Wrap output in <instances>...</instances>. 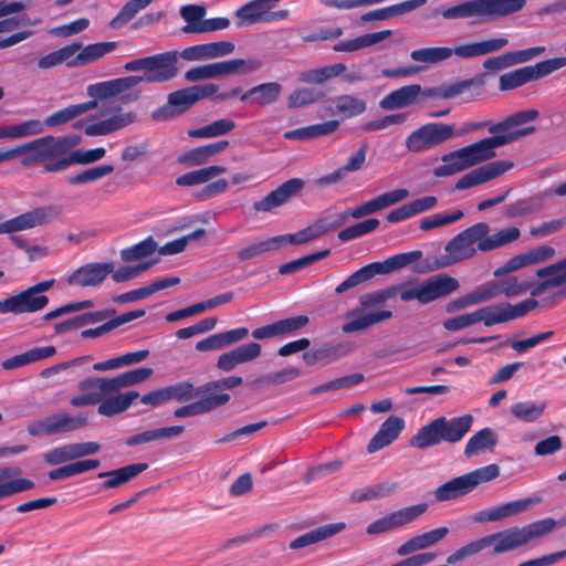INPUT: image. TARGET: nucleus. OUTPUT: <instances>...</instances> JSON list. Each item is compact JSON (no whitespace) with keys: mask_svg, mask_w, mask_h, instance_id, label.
Listing matches in <instances>:
<instances>
[{"mask_svg":"<svg viewBox=\"0 0 566 566\" xmlns=\"http://www.w3.org/2000/svg\"><path fill=\"white\" fill-rule=\"evenodd\" d=\"M104 115L106 118L88 123L84 127V133L87 136H105L116 130L123 129L137 120V115L134 112H122V107L115 106L108 108Z\"/></svg>","mask_w":566,"mask_h":566,"instance_id":"19","label":"nucleus"},{"mask_svg":"<svg viewBox=\"0 0 566 566\" xmlns=\"http://www.w3.org/2000/svg\"><path fill=\"white\" fill-rule=\"evenodd\" d=\"M345 527L346 524L343 522L322 525L292 541L290 543V548L295 551L331 538L344 531Z\"/></svg>","mask_w":566,"mask_h":566,"instance_id":"42","label":"nucleus"},{"mask_svg":"<svg viewBox=\"0 0 566 566\" xmlns=\"http://www.w3.org/2000/svg\"><path fill=\"white\" fill-rule=\"evenodd\" d=\"M537 305L538 302L535 298H527L515 305L502 302L483 306L478 308L475 313L478 323L482 322L485 326H493L523 317Z\"/></svg>","mask_w":566,"mask_h":566,"instance_id":"13","label":"nucleus"},{"mask_svg":"<svg viewBox=\"0 0 566 566\" xmlns=\"http://www.w3.org/2000/svg\"><path fill=\"white\" fill-rule=\"evenodd\" d=\"M22 470L18 465L0 467V500L10 497L34 488V482L29 479H14L21 475Z\"/></svg>","mask_w":566,"mask_h":566,"instance_id":"29","label":"nucleus"},{"mask_svg":"<svg viewBox=\"0 0 566 566\" xmlns=\"http://www.w3.org/2000/svg\"><path fill=\"white\" fill-rule=\"evenodd\" d=\"M109 379L111 378L104 377H88L81 380L77 384L80 395L72 397L70 403L73 407L99 406L105 395L115 394V390L107 389L104 386L103 381Z\"/></svg>","mask_w":566,"mask_h":566,"instance_id":"22","label":"nucleus"},{"mask_svg":"<svg viewBox=\"0 0 566 566\" xmlns=\"http://www.w3.org/2000/svg\"><path fill=\"white\" fill-rule=\"evenodd\" d=\"M283 87L280 83L268 82L256 85L241 95L242 102L255 103L260 106H266L275 103L281 94Z\"/></svg>","mask_w":566,"mask_h":566,"instance_id":"44","label":"nucleus"},{"mask_svg":"<svg viewBox=\"0 0 566 566\" xmlns=\"http://www.w3.org/2000/svg\"><path fill=\"white\" fill-rule=\"evenodd\" d=\"M51 436L70 432L86 424L87 419L82 416H70L66 412H57L49 416Z\"/></svg>","mask_w":566,"mask_h":566,"instance_id":"59","label":"nucleus"},{"mask_svg":"<svg viewBox=\"0 0 566 566\" xmlns=\"http://www.w3.org/2000/svg\"><path fill=\"white\" fill-rule=\"evenodd\" d=\"M405 421L400 417L390 416L368 443V452L374 453L392 443L402 431Z\"/></svg>","mask_w":566,"mask_h":566,"instance_id":"31","label":"nucleus"},{"mask_svg":"<svg viewBox=\"0 0 566 566\" xmlns=\"http://www.w3.org/2000/svg\"><path fill=\"white\" fill-rule=\"evenodd\" d=\"M534 81L530 66L520 67L500 76V91H511Z\"/></svg>","mask_w":566,"mask_h":566,"instance_id":"61","label":"nucleus"},{"mask_svg":"<svg viewBox=\"0 0 566 566\" xmlns=\"http://www.w3.org/2000/svg\"><path fill=\"white\" fill-rule=\"evenodd\" d=\"M56 353L54 346L34 347L22 354L15 355L2 361L1 366L6 370H12L22 366L33 364L53 356Z\"/></svg>","mask_w":566,"mask_h":566,"instance_id":"47","label":"nucleus"},{"mask_svg":"<svg viewBox=\"0 0 566 566\" xmlns=\"http://www.w3.org/2000/svg\"><path fill=\"white\" fill-rule=\"evenodd\" d=\"M499 442V436L490 427L476 431L464 447V455L472 458L482 453L493 452Z\"/></svg>","mask_w":566,"mask_h":566,"instance_id":"39","label":"nucleus"},{"mask_svg":"<svg viewBox=\"0 0 566 566\" xmlns=\"http://www.w3.org/2000/svg\"><path fill=\"white\" fill-rule=\"evenodd\" d=\"M148 468L147 463H133L122 467L116 470L106 471L98 473L99 479L106 478L107 480L101 485V490L115 489L126 482L130 481L138 474L146 471Z\"/></svg>","mask_w":566,"mask_h":566,"instance_id":"40","label":"nucleus"},{"mask_svg":"<svg viewBox=\"0 0 566 566\" xmlns=\"http://www.w3.org/2000/svg\"><path fill=\"white\" fill-rule=\"evenodd\" d=\"M118 48V42L108 41V42H97L88 44L80 50V52L74 57L73 65H86L94 61H97L105 56L106 54L115 51Z\"/></svg>","mask_w":566,"mask_h":566,"instance_id":"52","label":"nucleus"},{"mask_svg":"<svg viewBox=\"0 0 566 566\" xmlns=\"http://www.w3.org/2000/svg\"><path fill=\"white\" fill-rule=\"evenodd\" d=\"M448 534L449 528L447 526H441L421 534H417L398 546L396 553L399 556H409L416 552L423 551L436 545Z\"/></svg>","mask_w":566,"mask_h":566,"instance_id":"30","label":"nucleus"},{"mask_svg":"<svg viewBox=\"0 0 566 566\" xmlns=\"http://www.w3.org/2000/svg\"><path fill=\"white\" fill-rule=\"evenodd\" d=\"M280 0H252L234 12L237 27H251L261 23H268L270 9H274Z\"/></svg>","mask_w":566,"mask_h":566,"instance_id":"21","label":"nucleus"},{"mask_svg":"<svg viewBox=\"0 0 566 566\" xmlns=\"http://www.w3.org/2000/svg\"><path fill=\"white\" fill-rule=\"evenodd\" d=\"M262 348L259 343L240 345L229 352L221 354L217 367L226 373L233 370L237 366L255 360L261 356Z\"/></svg>","mask_w":566,"mask_h":566,"instance_id":"26","label":"nucleus"},{"mask_svg":"<svg viewBox=\"0 0 566 566\" xmlns=\"http://www.w3.org/2000/svg\"><path fill=\"white\" fill-rule=\"evenodd\" d=\"M453 134V125L443 123L426 124L406 138V147L411 153H422L451 139Z\"/></svg>","mask_w":566,"mask_h":566,"instance_id":"14","label":"nucleus"},{"mask_svg":"<svg viewBox=\"0 0 566 566\" xmlns=\"http://www.w3.org/2000/svg\"><path fill=\"white\" fill-rule=\"evenodd\" d=\"M229 147L228 140H219L185 151L178 157V163L188 167L202 166L213 156Z\"/></svg>","mask_w":566,"mask_h":566,"instance_id":"36","label":"nucleus"},{"mask_svg":"<svg viewBox=\"0 0 566 566\" xmlns=\"http://www.w3.org/2000/svg\"><path fill=\"white\" fill-rule=\"evenodd\" d=\"M305 187V181L301 178H292L281 184L276 189L269 192L265 197L256 200L252 205L255 212L270 213L275 209L287 203L296 197Z\"/></svg>","mask_w":566,"mask_h":566,"instance_id":"17","label":"nucleus"},{"mask_svg":"<svg viewBox=\"0 0 566 566\" xmlns=\"http://www.w3.org/2000/svg\"><path fill=\"white\" fill-rule=\"evenodd\" d=\"M325 98L323 92L312 87H302L292 92L287 97L289 108H303L316 104Z\"/></svg>","mask_w":566,"mask_h":566,"instance_id":"62","label":"nucleus"},{"mask_svg":"<svg viewBox=\"0 0 566 566\" xmlns=\"http://www.w3.org/2000/svg\"><path fill=\"white\" fill-rule=\"evenodd\" d=\"M226 171L227 168L224 166L212 165L179 176L176 179V184L179 187H193L207 184L214 179L217 176L224 174Z\"/></svg>","mask_w":566,"mask_h":566,"instance_id":"49","label":"nucleus"},{"mask_svg":"<svg viewBox=\"0 0 566 566\" xmlns=\"http://www.w3.org/2000/svg\"><path fill=\"white\" fill-rule=\"evenodd\" d=\"M499 475V465L489 464L449 480L438 486L433 494L438 502L453 501L471 493L480 484L495 480Z\"/></svg>","mask_w":566,"mask_h":566,"instance_id":"9","label":"nucleus"},{"mask_svg":"<svg viewBox=\"0 0 566 566\" xmlns=\"http://www.w3.org/2000/svg\"><path fill=\"white\" fill-rule=\"evenodd\" d=\"M491 159L479 142L442 156V165L433 170L436 177H447L458 174L481 161Z\"/></svg>","mask_w":566,"mask_h":566,"instance_id":"12","label":"nucleus"},{"mask_svg":"<svg viewBox=\"0 0 566 566\" xmlns=\"http://www.w3.org/2000/svg\"><path fill=\"white\" fill-rule=\"evenodd\" d=\"M422 256L419 250L395 254L382 262L369 263L359 270L352 273L346 280L338 284L335 289L336 294H343L346 291L358 286L371 280L375 275L389 274L391 272L401 270L413 262H417Z\"/></svg>","mask_w":566,"mask_h":566,"instance_id":"7","label":"nucleus"},{"mask_svg":"<svg viewBox=\"0 0 566 566\" xmlns=\"http://www.w3.org/2000/svg\"><path fill=\"white\" fill-rule=\"evenodd\" d=\"M235 128V123L229 118L217 119L206 126L190 129L188 136L196 139H207L224 136Z\"/></svg>","mask_w":566,"mask_h":566,"instance_id":"55","label":"nucleus"},{"mask_svg":"<svg viewBox=\"0 0 566 566\" xmlns=\"http://www.w3.org/2000/svg\"><path fill=\"white\" fill-rule=\"evenodd\" d=\"M158 57H160L159 53L127 62L124 65L126 72L145 71V74L112 80V83H115L117 94L126 92L142 82L165 83L171 81L174 72H168L167 69L160 66L163 63L157 60Z\"/></svg>","mask_w":566,"mask_h":566,"instance_id":"10","label":"nucleus"},{"mask_svg":"<svg viewBox=\"0 0 566 566\" xmlns=\"http://www.w3.org/2000/svg\"><path fill=\"white\" fill-rule=\"evenodd\" d=\"M154 370L149 367H140L137 369H133L120 374L116 377L111 378L109 380H104V386L107 389L115 390V392L122 390L123 388H127L130 386H135L137 384L144 382L147 380Z\"/></svg>","mask_w":566,"mask_h":566,"instance_id":"50","label":"nucleus"},{"mask_svg":"<svg viewBox=\"0 0 566 566\" xmlns=\"http://www.w3.org/2000/svg\"><path fill=\"white\" fill-rule=\"evenodd\" d=\"M98 105L97 101H88L81 104L70 105L63 109H60L50 116H48L42 123L43 130L45 127H56L64 125L72 119L85 114L86 112L96 108Z\"/></svg>","mask_w":566,"mask_h":566,"instance_id":"46","label":"nucleus"},{"mask_svg":"<svg viewBox=\"0 0 566 566\" xmlns=\"http://www.w3.org/2000/svg\"><path fill=\"white\" fill-rule=\"evenodd\" d=\"M348 315L353 316L354 318L342 326V331L346 334L364 331L382 321L389 319L392 317V312L384 310L379 312L361 314L360 310H355Z\"/></svg>","mask_w":566,"mask_h":566,"instance_id":"43","label":"nucleus"},{"mask_svg":"<svg viewBox=\"0 0 566 566\" xmlns=\"http://www.w3.org/2000/svg\"><path fill=\"white\" fill-rule=\"evenodd\" d=\"M398 490V484L395 482H381L365 489L355 490L350 499L355 502L373 501L382 499L394 494Z\"/></svg>","mask_w":566,"mask_h":566,"instance_id":"57","label":"nucleus"},{"mask_svg":"<svg viewBox=\"0 0 566 566\" xmlns=\"http://www.w3.org/2000/svg\"><path fill=\"white\" fill-rule=\"evenodd\" d=\"M536 275L543 281L532 291L533 296H537L549 289L565 284L566 258L554 264L538 269Z\"/></svg>","mask_w":566,"mask_h":566,"instance_id":"33","label":"nucleus"},{"mask_svg":"<svg viewBox=\"0 0 566 566\" xmlns=\"http://www.w3.org/2000/svg\"><path fill=\"white\" fill-rule=\"evenodd\" d=\"M145 313L146 312L144 310H136V311L123 313V314L107 321L106 323H104L103 325H101L98 327L82 331L81 336H82V338H96V337L103 336L106 333H108L126 323H129L134 319L143 317L145 315Z\"/></svg>","mask_w":566,"mask_h":566,"instance_id":"53","label":"nucleus"},{"mask_svg":"<svg viewBox=\"0 0 566 566\" xmlns=\"http://www.w3.org/2000/svg\"><path fill=\"white\" fill-rule=\"evenodd\" d=\"M346 354L342 344L326 343L321 346L314 347L303 354V360L308 366L329 365Z\"/></svg>","mask_w":566,"mask_h":566,"instance_id":"41","label":"nucleus"},{"mask_svg":"<svg viewBox=\"0 0 566 566\" xmlns=\"http://www.w3.org/2000/svg\"><path fill=\"white\" fill-rule=\"evenodd\" d=\"M507 44L509 39L504 35L481 41L467 42L459 44L453 49L451 48V56L455 55L461 60H473L499 52L507 46Z\"/></svg>","mask_w":566,"mask_h":566,"instance_id":"24","label":"nucleus"},{"mask_svg":"<svg viewBox=\"0 0 566 566\" xmlns=\"http://www.w3.org/2000/svg\"><path fill=\"white\" fill-rule=\"evenodd\" d=\"M154 0H129L109 22L111 28L119 29L133 20L138 12L148 7Z\"/></svg>","mask_w":566,"mask_h":566,"instance_id":"63","label":"nucleus"},{"mask_svg":"<svg viewBox=\"0 0 566 566\" xmlns=\"http://www.w3.org/2000/svg\"><path fill=\"white\" fill-rule=\"evenodd\" d=\"M484 85L482 75H476L472 78L458 81L451 84H443V99H451L458 96H464L465 102L475 99Z\"/></svg>","mask_w":566,"mask_h":566,"instance_id":"32","label":"nucleus"},{"mask_svg":"<svg viewBox=\"0 0 566 566\" xmlns=\"http://www.w3.org/2000/svg\"><path fill=\"white\" fill-rule=\"evenodd\" d=\"M61 208L54 205L36 207L0 223V234L14 233L48 224L61 216Z\"/></svg>","mask_w":566,"mask_h":566,"instance_id":"15","label":"nucleus"},{"mask_svg":"<svg viewBox=\"0 0 566 566\" xmlns=\"http://www.w3.org/2000/svg\"><path fill=\"white\" fill-rule=\"evenodd\" d=\"M139 397L137 391H127L105 395L98 406V413L105 417H113L126 411L133 401Z\"/></svg>","mask_w":566,"mask_h":566,"instance_id":"45","label":"nucleus"},{"mask_svg":"<svg viewBox=\"0 0 566 566\" xmlns=\"http://www.w3.org/2000/svg\"><path fill=\"white\" fill-rule=\"evenodd\" d=\"M485 548L491 547L493 555H501L525 546L518 526L509 527L500 532L483 536Z\"/></svg>","mask_w":566,"mask_h":566,"instance_id":"27","label":"nucleus"},{"mask_svg":"<svg viewBox=\"0 0 566 566\" xmlns=\"http://www.w3.org/2000/svg\"><path fill=\"white\" fill-rule=\"evenodd\" d=\"M538 116V111L534 108L516 112L503 120L491 125L489 127V132L493 136L481 139L480 143L492 158L495 156L496 148L503 147L522 137L533 134L536 128L534 126L524 127V125L537 119Z\"/></svg>","mask_w":566,"mask_h":566,"instance_id":"3","label":"nucleus"},{"mask_svg":"<svg viewBox=\"0 0 566 566\" xmlns=\"http://www.w3.org/2000/svg\"><path fill=\"white\" fill-rule=\"evenodd\" d=\"M546 408L545 401L525 400L513 403L510 407V412L515 419L531 423L539 420Z\"/></svg>","mask_w":566,"mask_h":566,"instance_id":"51","label":"nucleus"},{"mask_svg":"<svg viewBox=\"0 0 566 566\" xmlns=\"http://www.w3.org/2000/svg\"><path fill=\"white\" fill-rule=\"evenodd\" d=\"M76 143L69 137L44 136L17 146V157L23 156L21 166L25 168L43 164L44 170L50 164H55Z\"/></svg>","mask_w":566,"mask_h":566,"instance_id":"4","label":"nucleus"},{"mask_svg":"<svg viewBox=\"0 0 566 566\" xmlns=\"http://www.w3.org/2000/svg\"><path fill=\"white\" fill-rule=\"evenodd\" d=\"M113 262H93L80 266L66 279L71 286L91 287L101 285L113 272Z\"/></svg>","mask_w":566,"mask_h":566,"instance_id":"20","label":"nucleus"},{"mask_svg":"<svg viewBox=\"0 0 566 566\" xmlns=\"http://www.w3.org/2000/svg\"><path fill=\"white\" fill-rule=\"evenodd\" d=\"M219 86L213 83L188 86L170 93L167 103L151 113L156 122H166L187 112L196 103L213 96Z\"/></svg>","mask_w":566,"mask_h":566,"instance_id":"6","label":"nucleus"},{"mask_svg":"<svg viewBox=\"0 0 566 566\" xmlns=\"http://www.w3.org/2000/svg\"><path fill=\"white\" fill-rule=\"evenodd\" d=\"M43 133V125L39 119H30L23 123L0 127V139H19Z\"/></svg>","mask_w":566,"mask_h":566,"instance_id":"56","label":"nucleus"},{"mask_svg":"<svg viewBox=\"0 0 566 566\" xmlns=\"http://www.w3.org/2000/svg\"><path fill=\"white\" fill-rule=\"evenodd\" d=\"M325 112L348 119L361 115L366 108V102L354 95L343 94L327 99Z\"/></svg>","mask_w":566,"mask_h":566,"instance_id":"28","label":"nucleus"},{"mask_svg":"<svg viewBox=\"0 0 566 566\" xmlns=\"http://www.w3.org/2000/svg\"><path fill=\"white\" fill-rule=\"evenodd\" d=\"M249 335L247 327H239L221 333L210 335L209 337L199 340L196 344V349L199 352L218 350L230 345H233Z\"/></svg>","mask_w":566,"mask_h":566,"instance_id":"35","label":"nucleus"},{"mask_svg":"<svg viewBox=\"0 0 566 566\" xmlns=\"http://www.w3.org/2000/svg\"><path fill=\"white\" fill-rule=\"evenodd\" d=\"M421 93L422 87L419 84L406 85L387 94L379 102V106L385 111L405 108L416 103Z\"/></svg>","mask_w":566,"mask_h":566,"instance_id":"34","label":"nucleus"},{"mask_svg":"<svg viewBox=\"0 0 566 566\" xmlns=\"http://www.w3.org/2000/svg\"><path fill=\"white\" fill-rule=\"evenodd\" d=\"M391 33V30L367 33L355 39L340 41L333 46V50L335 52H355L384 41L389 38Z\"/></svg>","mask_w":566,"mask_h":566,"instance_id":"48","label":"nucleus"},{"mask_svg":"<svg viewBox=\"0 0 566 566\" xmlns=\"http://www.w3.org/2000/svg\"><path fill=\"white\" fill-rule=\"evenodd\" d=\"M458 280L447 274H437L422 281H408L396 284L397 295L402 302L418 301L428 304L448 296L459 289Z\"/></svg>","mask_w":566,"mask_h":566,"instance_id":"5","label":"nucleus"},{"mask_svg":"<svg viewBox=\"0 0 566 566\" xmlns=\"http://www.w3.org/2000/svg\"><path fill=\"white\" fill-rule=\"evenodd\" d=\"M230 400L228 394H217L207 396L198 401L182 406L174 411V416L178 419L196 417L212 411Z\"/></svg>","mask_w":566,"mask_h":566,"instance_id":"37","label":"nucleus"},{"mask_svg":"<svg viewBox=\"0 0 566 566\" xmlns=\"http://www.w3.org/2000/svg\"><path fill=\"white\" fill-rule=\"evenodd\" d=\"M489 232L488 223H475L451 239L446 251L455 260H464L472 258L478 251L489 252L504 247L521 235L520 230L515 227L502 229L492 235H489Z\"/></svg>","mask_w":566,"mask_h":566,"instance_id":"1","label":"nucleus"},{"mask_svg":"<svg viewBox=\"0 0 566 566\" xmlns=\"http://www.w3.org/2000/svg\"><path fill=\"white\" fill-rule=\"evenodd\" d=\"M513 167L511 161H492L471 170L462 176L455 184L454 190H465L478 185L490 181Z\"/></svg>","mask_w":566,"mask_h":566,"instance_id":"23","label":"nucleus"},{"mask_svg":"<svg viewBox=\"0 0 566 566\" xmlns=\"http://www.w3.org/2000/svg\"><path fill=\"white\" fill-rule=\"evenodd\" d=\"M539 502L541 497L534 496L520 499L501 504L499 506H494L492 507L494 522L502 521L506 517L525 512L533 505L538 504Z\"/></svg>","mask_w":566,"mask_h":566,"instance_id":"58","label":"nucleus"},{"mask_svg":"<svg viewBox=\"0 0 566 566\" xmlns=\"http://www.w3.org/2000/svg\"><path fill=\"white\" fill-rule=\"evenodd\" d=\"M427 510V503H418L394 511L370 523L366 528V533L376 536L402 528L416 522Z\"/></svg>","mask_w":566,"mask_h":566,"instance_id":"16","label":"nucleus"},{"mask_svg":"<svg viewBox=\"0 0 566 566\" xmlns=\"http://www.w3.org/2000/svg\"><path fill=\"white\" fill-rule=\"evenodd\" d=\"M259 66V63L245 61L243 59H234L213 63L216 78L238 73H251L258 70Z\"/></svg>","mask_w":566,"mask_h":566,"instance_id":"60","label":"nucleus"},{"mask_svg":"<svg viewBox=\"0 0 566 566\" xmlns=\"http://www.w3.org/2000/svg\"><path fill=\"white\" fill-rule=\"evenodd\" d=\"M185 428L182 426H172V427H165L154 430H147L143 431L140 433L134 434L132 437H128L125 440V444L128 447H135L138 444L148 443L155 440L160 439H169L172 437H177L184 432Z\"/></svg>","mask_w":566,"mask_h":566,"instance_id":"54","label":"nucleus"},{"mask_svg":"<svg viewBox=\"0 0 566 566\" xmlns=\"http://www.w3.org/2000/svg\"><path fill=\"white\" fill-rule=\"evenodd\" d=\"M557 521L552 517L543 518L520 527L525 545L530 542L544 537L555 530Z\"/></svg>","mask_w":566,"mask_h":566,"instance_id":"64","label":"nucleus"},{"mask_svg":"<svg viewBox=\"0 0 566 566\" xmlns=\"http://www.w3.org/2000/svg\"><path fill=\"white\" fill-rule=\"evenodd\" d=\"M474 422L472 415L454 418L439 417L421 427L411 438L410 446L418 449H428L442 442L458 443L471 430Z\"/></svg>","mask_w":566,"mask_h":566,"instance_id":"2","label":"nucleus"},{"mask_svg":"<svg viewBox=\"0 0 566 566\" xmlns=\"http://www.w3.org/2000/svg\"><path fill=\"white\" fill-rule=\"evenodd\" d=\"M49 302L46 295L36 294L30 286L18 294L10 295L0 301V313L14 315L35 313L45 308Z\"/></svg>","mask_w":566,"mask_h":566,"instance_id":"18","label":"nucleus"},{"mask_svg":"<svg viewBox=\"0 0 566 566\" xmlns=\"http://www.w3.org/2000/svg\"><path fill=\"white\" fill-rule=\"evenodd\" d=\"M234 49V43L230 41L210 42L191 45L184 49L182 51L172 50L159 53L160 57L157 60L163 63L160 66L167 69L168 72H174L171 74L172 80L179 73V69L177 66L179 59L188 62L214 60L231 54Z\"/></svg>","mask_w":566,"mask_h":566,"instance_id":"8","label":"nucleus"},{"mask_svg":"<svg viewBox=\"0 0 566 566\" xmlns=\"http://www.w3.org/2000/svg\"><path fill=\"white\" fill-rule=\"evenodd\" d=\"M106 154V149L103 147L86 149V150H75L70 156L63 157L56 160L55 164H50L46 166L48 172H60L66 170L74 164L80 165H88L102 159Z\"/></svg>","mask_w":566,"mask_h":566,"instance_id":"38","label":"nucleus"},{"mask_svg":"<svg viewBox=\"0 0 566 566\" xmlns=\"http://www.w3.org/2000/svg\"><path fill=\"white\" fill-rule=\"evenodd\" d=\"M441 15L446 20L476 18L491 21L503 18L499 0H468L455 6L437 9L432 17Z\"/></svg>","mask_w":566,"mask_h":566,"instance_id":"11","label":"nucleus"},{"mask_svg":"<svg viewBox=\"0 0 566 566\" xmlns=\"http://www.w3.org/2000/svg\"><path fill=\"white\" fill-rule=\"evenodd\" d=\"M545 51V46H534L520 51L505 52L501 55L484 60L483 67L488 72H499L516 64L528 62L542 55Z\"/></svg>","mask_w":566,"mask_h":566,"instance_id":"25","label":"nucleus"}]
</instances>
